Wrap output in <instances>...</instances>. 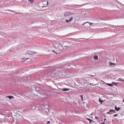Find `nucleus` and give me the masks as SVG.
Listing matches in <instances>:
<instances>
[{"label": "nucleus", "instance_id": "8", "mask_svg": "<svg viewBox=\"0 0 124 124\" xmlns=\"http://www.w3.org/2000/svg\"><path fill=\"white\" fill-rule=\"evenodd\" d=\"M109 111L110 112H113L114 113H116V111L114 110H109Z\"/></svg>", "mask_w": 124, "mask_h": 124}, {"label": "nucleus", "instance_id": "25", "mask_svg": "<svg viewBox=\"0 0 124 124\" xmlns=\"http://www.w3.org/2000/svg\"><path fill=\"white\" fill-rule=\"evenodd\" d=\"M86 23H83V24H82V25H84Z\"/></svg>", "mask_w": 124, "mask_h": 124}, {"label": "nucleus", "instance_id": "31", "mask_svg": "<svg viewBox=\"0 0 124 124\" xmlns=\"http://www.w3.org/2000/svg\"><path fill=\"white\" fill-rule=\"evenodd\" d=\"M92 77L93 76H92Z\"/></svg>", "mask_w": 124, "mask_h": 124}, {"label": "nucleus", "instance_id": "23", "mask_svg": "<svg viewBox=\"0 0 124 124\" xmlns=\"http://www.w3.org/2000/svg\"><path fill=\"white\" fill-rule=\"evenodd\" d=\"M95 118H96V119H98V118L97 117V116H95Z\"/></svg>", "mask_w": 124, "mask_h": 124}, {"label": "nucleus", "instance_id": "28", "mask_svg": "<svg viewBox=\"0 0 124 124\" xmlns=\"http://www.w3.org/2000/svg\"><path fill=\"white\" fill-rule=\"evenodd\" d=\"M92 121H92H90V123H91V121Z\"/></svg>", "mask_w": 124, "mask_h": 124}, {"label": "nucleus", "instance_id": "21", "mask_svg": "<svg viewBox=\"0 0 124 124\" xmlns=\"http://www.w3.org/2000/svg\"><path fill=\"white\" fill-rule=\"evenodd\" d=\"M101 124H105V123L104 122H103L101 123Z\"/></svg>", "mask_w": 124, "mask_h": 124}, {"label": "nucleus", "instance_id": "6", "mask_svg": "<svg viewBox=\"0 0 124 124\" xmlns=\"http://www.w3.org/2000/svg\"><path fill=\"white\" fill-rule=\"evenodd\" d=\"M29 58H23L21 59V61L22 62H24L25 61H26L27 59H29Z\"/></svg>", "mask_w": 124, "mask_h": 124}, {"label": "nucleus", "instance_id": "16", "mask_svg": "<svg viewBox=\"0 0 124 124\" xmlns=\"http://www.w3.org/2000/svg\"><path fill=\"white\" fill-rule=\"evenodd\" d=\"M118 80L119 81H124V80H122V79L121 78H120L119 79H118Z\"/></svg>", "mask_w": 124, "mask_h": 124}, {"label": "nucleus", "instance_id": "24", "mask_svg": "<svg viewBox=\"0 0 124 124\" xmlns=\"http://www.w3.org/2000/svg\"><path fill=\"white\" fill-rule=\"evenodd\" d=\"M107 113L108 114H110V112H107Z\"/></svg>", "mask_w": 124, "mask_h": 124}, {"label": "nucleus", "instance_id": "10", "mask_svg": "<svg viewBox=\"0 0 124 124\" xmlns=\"http://www.w3.org/2000/svg\"><path fill=\"white\" fill-rule=\"evenodd\" d=\"M69 90V89L68 88L67 89H63L62 90L63 91H68Z\"/></svg>", "mask_w": 124, "mask_h": 124}, {"label": "nucleus", "instance_id": "13", "mask_svg": "<svg viewBox=\"0 0 124 124\" xmlns=\"http://www.w3.org/2000/svg\"><path fill=\"white\" fill-rule=\"evenodd\" d=\"M107 85H108L109 86H113V85L112 84H110L108 83L107 84Z\"/></svg>", "mask_w": 124, "mask_h": 124}, {"label": "nucleus", "instance_id": "30", "mask_svg": "<svg viewBox=\"0 0 124 124\" xmlns=\"http://www.w3.org/2000/svg\"><path fill=\"white\" fill-rule=\"evenodd\" d=\"M123 101L124 102V99L123 100Z\"/></svg>", "mask_w": 124, "mask_h": 124}, {"label": "nucleus", "instance_id": "7", "mask_svg": "<svg viewBox=\"0 0 124 124\" xmlns=\"http://www.w3.org/2000/svg\"><path fill=\"white\" fill-rule=\"evenodd\" d=\"M8 97L9 98V99H14V97L13 96H8Z\"/></svg>", "mask_w": 124, "mask_h": 124}, {"label": "nucleus", "instance_id": "20", "mask_svg": "<svg viewBox=\"0 0 124 124\" xmlns=\"http://www.w3.org/2000/svg\"><path fill=\"white\" fill-rule=\"evenodd\" d=\"M87 120H88L89 121H92V120H91L90 119L88 118H87Z\"/></svg>", "mask_w": 124, "mask_h": 124}, {"label": "nucleus", "instance_id": "4", "mask_svg": "<svg viewBox=\"0 0 124 124\" xmlns=\"http://www.w3.org/2000/svg\"><path fill=\"white\" fill-rule=\"evenodd\" d=\"M43 4L45 5H44L43 6H45L48 5V2L46 0H45L43 2Z\"/></svg>", "mask_w": 124, "mask_h": 124}, {"label": "nucleus", "instance_id": "1", "mask_svg": "<svg viewBox=\"0 0 124 124\" xmlns=\"http://www.w3.org/2000/svg\"><path fill=\"white\" fill-rule=\"evenodd\" d=\"M26 53L28 54L31 55H33L35 54L36 53V52L33 51H32L30 50H29L27 51Z\"/></svg>", "mask_w": 124, "mask_h": 124}, {"label": "nucleus", "instance_id": "17", "mask_svg": "<svg viewBox=\"0 0 124 124\" xmlns=\"http://www.w3.org/2000/svg\"><path fill=\"white\" fill-rule=\"evenodd\" d=\"M50 121H47V124H50Z\"/></svg>", "mask_w": 124, "mask_h": 124}, {"label": "nucleus", "instance_id": "22", "mask_svg": "<svg viewBox=\"0 0 124 124\" xmlns=\"http://www.w3.org/2000/svg\"><path fill=\"white\" fill-rule=\"evenodd\" d=\"M110 63L111 64V65H113L114 64V63H112L111 62H110Z\"/></svg>", "mask_w": 124, "mask_h": 124}, {"label": "nucleus", "instance_id": "27", "mask_svg": "<svg viewBox=\"0 0 124 124\" xmlns=\"http://www.w3.org/2000/svg\"><path fill=\"white\" fill-rule=\"evenodd\" d=\"M114 83H114V82H112V84H114Z\"/></svg>", "mask_w": 124, "mask_h": 124}, {"label": "nucleus", "instance_id": "11", "mask_svg": "<svg viewBox=\"0 0 124 124\" xmlns=\"http://www.w3.org/2000/svg\"><path fill=\"white\" fill-rule=\"evenodd\" d=\"M99 102H101V104H102V102H103L101 100L100 98H99Z\"/></svg>", "mask_w": 124, "mask_h": 124}, {"label": "nucleus", "instance_id": "18", "mask_svg": "<svg viewBox=\"0 0 124 124\" xmlns=\"http://www.w3.org/2000/svg\"><path fill=\"white\" fill-rule=\"evenodd\" d=\"M117 114H115V115H114L113 116H115V117H116V116H117Z\"/></svg>", "mask_w": 124, "mask_h": 124}, {"label": "nucleus", "instance_id": "2", "mask_svg": "<svg viewBox=\"0 0 124 124\" xmlns=\"http://www.w3.org/2000/svg\"><path fill=\"white\" fill-rule=\"evenodd\" d=\"M72 14V13L71 12H67L64 13V15L65 16H67L69 15Z\"/></svg>", "mask_w": 124, "mask_h": 124}, {"label": "nucleus", "instance_id": "26", "mask_svg": "<svg viewBox=\"0 0 124 124\" xmlns=\"http://www.w3.org/2000/svg\"><path fill=\"white\" fill-rule=\"evenodd\" d=\"M106 120V119H104V121H105Z\"/></svg>", "mask_w": 124, "mask_h": 124}, {"label": "nucleus", "instance_id": "5", "mask_svg": "<svg viewBox=\"0 0 124 124\" xmlns=\"http://www.w3.org/2000/svg\"><path fill=\"white\" fill-rule=\"evenodd\" d=\"M115 109L117 111L121 109L120 108H117L116 106L115 107Z\"/></svg>", "mask_w": 124, "mask_h": 124}, {"label": "nucleus", "instance_id": "3", "mask_svg": "<svg viewBox=\"0 0 124 124\" xmlns=\"http://www.w3.org/2000/svg\"><path fill=\"white\" fill-rule=\"evenodd\" d=\"M73 19V17H71L69 20H68L67 19H66L65 20L66 22V23L70 22L72 21Z\"/></svg>", "mask_w": 124, "mask_h": 124}, {"label": "nucleus", "instance_id": "19", "mask_svg": "<svg viewBox=\"0 0 124 124\" xmlns=\"http://www.w3.org/2000/svg\"><path fill=\"white\" fill-rule=\"evenodd\" d=\"M81 98L82 99V100L83 101V96L82 95L81 96Z\"/></svg>", "mask_w": 124, "mask_h": 124}, {"label": "nucleus", "instance_id": "29", "mask_svg": "<svg viewBox=\"0 0 124 124\" xmlns=\"http://www.w3.org/2000/svg\"><path fill=\"white\" fill-rule=\"evenodd\" d=\"M53 51L54 53V50H53Z\"/></svg>", "mask_w": 124, "mask_h": 124}, {"label": "nucleus", "instance_id": "15", "mask_svg": "<svg viewBox=\"0 0 124 124\" xmlns=\"http://www.w3.org/2000/svg\"><path fill=\"white\" fill-rule=\"evenodd\" d=\"M29 3H30L31 4H32L34 2V0H29Z\"/></svg>", "mask_w": 124, "mask_h": 124}, {"label": "nucleus", "instance_id": "12", "mask_svg": "<svg viewBox=\"0 0 124 124\" xmlns=\"http://www.w3.org/2000/svg\"><path fill=\"white\" fill-rule=\"evenodd\" d=\"M10 0H8V1H9V3L8 4L9 5H11V4H12V3L13 2H11V3L10 2H9V1Z\"/></svg>", "mask_w": 124, "mask_h": 124}, {"label": "nucleus", "instance_id": "14", "mask_svg": "<svg viewBox=\"0 0 124 124\" xmlns=\"http://www.w3.org/2000/svg\"><path fill=\"white\" fill-rule=\"evenodd\" d=\"M89 23V24H90V25H91L93 24V23H91L89 22H86L85 23Z\"/></svg>", "mask_w": 124, "mask_h": 124}, {"label": "nucleus", "instance_id": "9", "mask_svg": "<svg viewBox=\"0 0 124 124\" xmlns=\"http://www.w3.org/2000/svg\"><path fill=\"white\" fill-rule=\"evenodd\" d=\"M94 58L95 60H97L98 59V56H94Z\"/></svg>", "mask_w": 124, "mask_h": 124}]
</instances>
